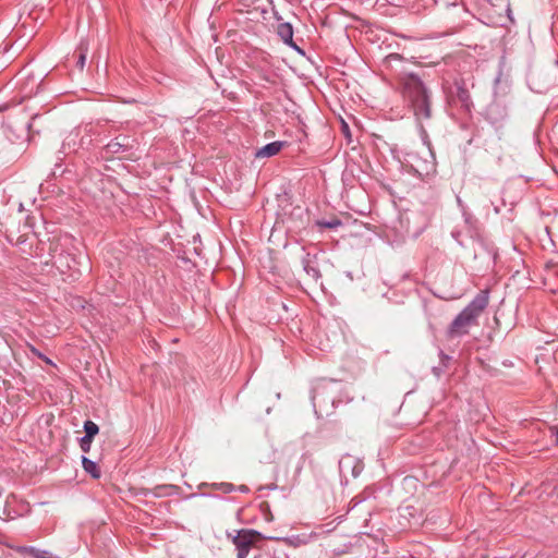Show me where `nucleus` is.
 Segmentation results:
<instances>
[{"mask_svg": "<svg viewBox=\"0 0 558 558\" xmlns=\"http://www.w3.org/2000/svg\"><path fill=\"white\" fill-rule=\"evenodd\" d=\"M488 304V293L482 291L473 301L454 318L450 326L451 336H462L476 322L477 317Z\"/></svg>", "mask_w": 558, "mask_h": 558, "instance_id": "f257e3e1", "label": "nucleus"}, {"mask_svg": "<svg viewBox=\"0 0 558 558\" xmlns=\"http://www.w3.org/2000/svg\"><path fill=\"white\" fill-rule=\"evenodd\" d=\"M403 93L411 102L414 113L418 119L430 117L428 96L422 81L417 76L410 75L405 78Z\"/></svg>", "mask_w": 558, "mask_h": 558, "instance_id": "f03ea898", "label": "nucleus"}, {"mask_svg": "<svg viewBox=\"0 0 558 558\" xmlns=\"http://www.w3.org/2000/svg\"><path fill=\"white\" fill-rule=\"evenodd\" d=\"M405 162L421 178L427 177L436 170L434 154L430 147L425 145L417 151L408 153Z\"/></svg>", "mask_w": 558, "mask_h": 558, "instance_id": "7ed1b4c3", "label": "nucleus"}, {"mask_svg": "<svg viewBox=\"0 0 558 558\" xmlns=\"http://www.w3.org/2000/svg\"><path fill=\"white\" fill-rule=\"evenodd\" d=\"M71 241L72 239L69 235H63L57 242H51L49 247L50 263L61 275H66L69 270L73 269V264H75V259L69 253H64L63 250Z\"/></svg>", "mask_w": 558, "mask_h": 558, "instance_id": "20e7f679", "label": "nucleus"}, {"mask_svg": "<svg viewBox=\"0 0 558 558\" xmlns=\"http://www.w3.org/2000/svg\"><path fill=\"white\" fill-rule=\"evenodd\" d=\"M260 537V534L254 530H240L233 536V544L238 550V558H246L252 545Z\"/></svg>", "mask_w": 558, "mask_h": 558, "instance_id": "39448f33", "label": "nucleus"}, {"mask_svg": "<svg viewBox=\"0 0 558 558\" xmlns=\"http://www.w3.org/2000/svg\"><path fill=\"white\" fill-rule=\"evenodd\" d=\"M277 34L286 45H288L289 47H291L293 49L299 50L298 46L293 41V28L290 23L279 24Z\"/></svg>", "mask_w": 558, "mask_h": 558, "instance_id": "423d86ee", "label": "nucleus"}, {"mask_svg": "<svg viewBox=\"0 0 558 558\" xmlns=\"http://www.w3.org/2000/svg\"><path fill=\"white\" fill-rule=\"evenodd\" d=\"M283 146H284V143L280 142V141L269 143V144L263 146L262 148H259L256 151L255 156L257 158H269V157L276 156L282 149Z\"/></svg>", "mask_w": 558, "mask_h": 558, "instance_id": "0eeeda50", "label": "nucleus"}, {"mask_svg": "<svg viewBox=\"0 0 558 558\" xmlns=\"http://www.w3.org/2000/svg\"><path fill=\"white\" fill-rule=\"evenodd\" d=\"M317 536V533L312 532L310 534L292 535L290 537L284 538V542L290 546L299 547L310 544L312 541L316 539Z\"/></svg>", "mask_w": 558, "mask_h": 558, "instance_id": "6e6552de", "label": "nucleus"}, {"mask_svg": "<svg viewBox=\"0 0 558 558\" xmlns=\"http://www.w3.org/2000/svg\"><path fill=\"white\" fill-rule=\"evenodd\" d=\"M21 554H28L35 558H53L52 554L45 549H39L33 546H22L17 548Z\"/></svg>", "mask_w": 558, "mask_h": 558, "instance_id": "1a4fd4ad", "label": "nucleus"}, {"mask_svg": "<svg viewBox=\"0 0 558 558\" xmlns=\"http://www.w3.org/2000/svg\"><path fill=\"white\" fill-rule=\"evenodd\" d=\"M82 465H83V469L87 473H89L94 478L100 477L99 469H98L97 464L94 461L89 460L86 457H83L82 458Z\"/></svg>", "mask_w": 558, "mask_h": 558, "instance_id": "9d476101", "label": "nucleus"}, {"mask_svg": "<svg viewBox=\"0 0 558 558\" xmlns=\"http://www.w3.org/2000/svg\"><path fill=\"white\" fill-rule=\"evenodd\" d=\"M84 430H85V436L86 438H92L98 434V425L92 421H86L84 423Z\"/></svg>", "mask_w": 558, "mask_h": 558, "instance_id": "9b49d317", "label": "nucleus"}, {"mask_svg": "<svg viewBox=\"0 0 558 558\" xmlns=\"http://www.w3.org/2000/svg\"><path fill=\"white\" fill-rule=\"evenodd\" d=\"M210 486L213 488H215V489L221 490L225 494H230V493L235 490L234 485L231 484V483H225V482H222V483H214V484H210Z\"/></svg>", "mask_w": 558, "mask_h": 558, "instance_id": "f8f14e48", "label": "nucleus"}, {"mask_svg": "<svg viewBox=\"0 0 558 558\" xmlns=\"http://www.w3.org/2000/svg\"><path fill=\"white\" fill-rule=\"evenodd\" d=\"M80 50H81V52H80L77 65L80 66V69H83L84 64H85V60H86L87 47H85L84 44L82 43L80 46Z\"/></svg>", "mask_w": 558, "mask_h": 558, "instance_id": "ddd939ff", "label": "nucleus"}, {"mask_svg": "<svg viewBox=\"0 0 558 558\" xmlns=\"http://www.w3.org/2000/svg\"><path fill=\"white\" fill-rule=\"evenodd\" d=\"M319 226L328 228V229H335V228L341 226V221L339 219H332L329 221H320Z\"/></svg>", "mask_w": 558, "mask_h": 558, "instance_id": "4468645a", "label": "nucleus"}, {"mask_svg": "<svg viewBox=\"0 0 558 558\" xmlns=\"http://www.w3.org/2000/svg\"><path fill=\"white\" fill-rule=\"evenodd\" d=\"M92 438H86V436H83L81 438V448L83 451L87 452L90 448Z\"/></svg>", "mask_w": 558, "mask_h": 558, "instance_id": "2eb2a0df", "label": "nucleus"}, {"mask_svg": "<svg viewBox=\"0 0 558 558\" xmlns=\"http://www.w3.org/2000/svg\"><path fill=\"white\" fill-rule=\"evenodd\" d=\"M122 145L120 143H110L107 145V148L111 153H118Z\"/></svg>", "mask_w": 558, "mask_h": 558, "instance_id": "dca6fc26", "label": "nucleus"}, {"mask_svg": "<svg viewBox=\"0 0 558 558\" xmlns=\"http://www.w3.org/2000/svg\"><path fill=\"white\" fill-rule=\"evenodd\" d=\"M238 489L242 493L248 492V488L245 485H241Z\"/></svg>", "mask_w": 558, "mask_h": 558, "instance_id": "f3484780", "label": "nucleus"}, {"mask_svg": "<svg viewBox=\"0 0 558 558\" xmlns=\"http://www.w3.org/2000/svg\"><path fill=\"white\" fill-rule=\"evenodd\" d=\"M317 397H318V391H317V390H315L314 396H313V401H314V403L316 402Z\"/></svg>", "mask_w": 558, "mask_h": 558, "instance_id": "a211bd4d", "label": "nucleus"}, {"mask_svg": "<svg viewBox=\"0 0 558 558\" xmlns=\"http://www.w3.org/2000/svg\"><path fill=\"white\" fill-rule=\"evenodd\" d=\"M205 486H209L207 483H203L199 485V487H205Z\"/></svg>", "mask_w": 558, "mask_h": 558, "instance_id": "6ab92c4d", "label": "nucleus"}, {"mask_svg": "<svg viewBox=\"0 0 558 558\" xmlns=\"http://www.w3.org/2000/svg\"><path fill=\"white\" fill-rule=\"evenodd\" d=\"M556 442L558 444V429H557V433H556Z\"/></svg>", "mask_w": 558, "mask_h": 558, "instance_id": "aec40b11", "label": "nucleus"}]
</instances>
